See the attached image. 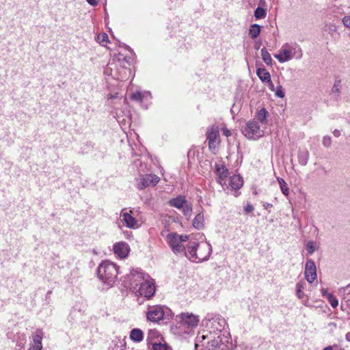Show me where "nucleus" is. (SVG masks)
I'll return each mask as SVG.
<instances>
[{
	"label": "nucleus",
	"instance_id": "a211bd4d",
	"mask_svg": "<svg viewBox=\"0 0 350 350\" xmlns=\"http://www.w3.org/2000/svg\"><path fill=\"white\" fill-rule=\"evenodd\" d=\"M215 170L218 178L217 182L222 185V182L225 180L228 176V171L227 168L223 165H216Z\"/></svg>",
	"mask_w": 350,
	"mask_h": 350
},
{
	"label": "nucleus",
	"instance_id": "f3484780",
	"mask_svg": "<svg viewBox=\"0 0 350 350\" xmlns=\"http://www.w3.org/2000/svg\"><path fill=\"white\" fill-rule=\"evenodd\" d=\"M120 218L129 228L135 229L139 226L138 221L129 213L122 211Z\"/></svg>",
	"mask_w": 350,
	"mask_h": 350
},
{
	"label": "nucleus",
	"instance_id": "c756f323",
	"mask_svg": "<svg viewBox=\"0 0 350 350\" xmlns=\"http://www.w3.org/2000/svg\"><path fill=\"white\" fill-rule=\"evenodd\" d=\"M266 10L260 7H258L254 11V16L256 19L265 18L266 17Z\"/></svg>",
	"mask_w": 350,
	"mask_h": 350
},
{
	"label": "nucleus",
	"instance_id": "aec40b11",
	"mask_svg": "<svg viewBox=\"0 0 350 350\" xmlns=\"http://www.w3.org/2000/svg\"><path fill=\"white\" fill-rule=\"evenodd\" d=\"M243 184V178L239 175H233L230 178L229 185L232 189H240Z\"/></svg>",
	"mask_w": 350,
	"mask_h": 350
},
{
	"label": "nucleus",
	"instance_id": "423d86ee",
	"mask_svg": "<svg viewBox=\"0 0 350 350\" xmlns=\"http://www.w3.org/2000/svg\"><path fill=\"white\" fill-rule=\"evenodd\" d=\"M200 346L203 347L202 350H228L219 336L215 337L210 334L197 336L195 348L198 349Z\"/></svg>",
	"mask_w": 350,
	"mask_h": 350
},
{
	"label": "nucleus",
	"instance_id": "f704fd0d",
	"mask_svg": "<svg viewBox=\"0 0 350 350\" xmlns=\"http://www.w3.org/2000/svg\"><path fill=\"white\" fill-rule=\"evenodd\" d=\"M97 41L102 44L103 46H105L106 43L108 42V36L107 33H103L98 35Z\"/></svg>",
	"mask_w": 350,
	"mask_h": 350
},
{
	"label": "nucleus",
	"instance_id": "7c9ffc66",
	"mask_svg": "<svg viewBox=\"0 0 350 350\" xmlns=\"http://www.w3.org/2000/svg\"><path fill=\"white\" fill-rule=\"evenodd\" d=\"M180 210L187 219L190 218L192 213V206L191 203L188 202Z\"/></svg>",
	"mask_w": 350,
	"mask_h": 350
},
{
	"label": "nucleus",
	"instance_id": "a878e982",
	"mask_svg": "<svg viewBox=\"0 0 350 350\" xmlns=\"http://www.w3.org/2000/svg\"><path fill=\"white\" fill-rule=\"evenodd\" d=\"M309 159V152L308 150L301 151L298 154V161L301 165H306Z\"/></svg>",
	"mask_w": 350,
	"mask_h": 350
},
{
	"label": "nucleus",
	"instance_id": "bb28decb",
	"mask_svg": "<svg viewBox=\"0 0 350 350\" xmlns=\"http://www.w3.org/2000/svg\"><path fill=\"white\" fill-rule=\"evenodd\" d=\"M261 57L263 60V62L267 65V66H271L273 64V60L271 57V55L267 51V50L265 48H262L260 51Z\"/></svg>",
	"mask_w": 350,
	"mask_h": 350
},
{
	"label": "nucleus",
	"instance_id": "f8f14e48",
	"mask_svg": "<svg viewBox=\"0 0 350 350\" xmlns=\"http://www.w3.org/2000/svg\"><path fill=\"white\" fill-rule=\"evenodd\" d=\"M206 138L211 150L216 149L220 144L219 131L217 126H210L206 131Z\"/></svg>",
	"mask_w": 350,
	"mask_h": 350
},
{
	"label": "nucleus",
	"instance_id": "2eb2a0df",
	"mask_svg": "<svg viewBox=\"0 0 350 350\" xmlns=\"http://www.w3.org/2000/svg\"><path fill=\"white\" fill-rule=\"evenodd\" d=\"M113 250L120 258H125L129 256L131 248L127 243L120 241L113 245Z\"/></svg>",
	"mask_w": 350,
	"mask_h": 350
},
{
	"label": "nucleus",
	"instance_id": "c9c22d12",
	"mask_svg": "<svg viewBox=\"0 0 350 350\" xmlns=\"http://www.w3.org/2000/svg\"><path fill=\"white\" fill-rule=\"evenodd\" d=\"M275 95L278 98H284V92L283 90V88L282 85H278L276 87L275 91Z\"/></svg>",
	"mask_w": 350,
	"mask_h": 350
},
{
	"label": "nucleus",
	"instance_id": "5701e85b",
	"mask_svg": "<svg viewBox=\"0 0 350 350\" xmlns=\"http://www.w3.org/2000/svg\"><path fill=\"white\" fill-rule=\"evenodd\" d=\"M204 215L202 213H198L196 215L193 221V226L195 228L200 230L204 228Z\"/></svg>",
	"mask_w": 350,
	"mask_h": 350
},
{
	"label": "nucleus",
	"instance_id": "ea45409f",
	"mask_svg": "<svg viewBox=\"0 0 350 350\" xmlns=\"http://www.w3.org/2000/svg\"><path fill=\"white\" fill-rule=\"evenodd\" d=\"M158 334V332L157 331H156L155 329L154 330H150L148 332V338L150 339L152 337H154L156 336Z\"/></svg>",
	"mask_w": 350,
	"mask_h": 350
},
{
	"label": "nucleus",
	"instance_id": "de8ad7c7",
	"mask_svg": "<svg viewBox=\"0 0 350 350\" xmlns=\"http://www.w3.org/2000/svg\"><path fill=\"white\" fill-rule=\"evenodd\" d=\"M321 293L323 296H326V297L327 296V294H329L327 292V289H325V288L321 290Z\"/></svg>",
	"mask_w": 350,
	"mask_h": 350
},
{
	"label": "nucleus",
	"instance_id": "79ce46f5",
	"mask_svg": "<svg viewBox=\"0 0 350 350\" xmlns=\"http://www.w3.org/2000/svg\"><path fill=\"white\" fill-rule=\"evenodd\" d=\"M254 210V207L251 204H247L245 207V211L246 213H251L252 211H253Z\"/></svg>",
	"mask_w": 350,
	"mask_h": 350
},
{
	"label": "nucleus",
	"instance_id": "3c124183",
	"mask_svg": "<svg viewBox=\"0 0 350 350\" xmlns=\"http://www.w3.org/2000/svg\"><path fill=\"white\" fill-rule=\"evenodd\" d=\"M323 350H333V349L331 346H329V347H327L326 348H325Z\"/></svg>",
	"mask_w": 350,
	"mask_h": 350
},
{
	"label": "nucleus",
	"instance_id": "6e6552de",
	"mask_svg": "<svg viewBox=\"0 0 350 350\" xmlns=\"http://www.w3.org/2000/svg\"><path fill=\"white\" fill-rule=\"evenodd\" d=\"M176 321L179 325V328L183 330L185 333L189 334L198 326L200 317L193 313L182 312L176 316Z\"/></svg>",
	"mask_w": 350,
	"mask_h": 350
},
{
	"label": "nucleus",
	"instance_id": "603ef678",
	"mask_svg": "<svg viewBox=\"0 0 350 350\" xmlns=\"http://www.w3.org/2000/svg\"><path fill=\"white\" fill-rule=\"evenodd\" d=\"M347 302H349V304H350V300H349V299H347Z\"/></svg>",
	"mask_w": 350,
	"mask_h": 350
},
{
	"label": "nucleus",
	"instance_id": "c03bdc74",
	"mask_svg": "<svg viewBox=\"0 0 350 350\" xmlns=\"http://www.w3.org/2000/svg\"><path fill=\"white\" fill-rule=\"evenodd\" d=\"M263 207L265 209L269 210V208H271L272 207V204H269L268 202H265L263 204Z\"/></svg>",
	"mask_w": 350,
	"mask_h": 350
},
{
	"label": "nucleus",
	"instance_id": "9d476101",
	"mask_svg": "<svg viewBox=\"0 0 350 350\" xmlns=\"http://www.w3.org/2000/svg\"><path fill=\"white\" fill-rule=\"evenodd\" d=\"M206 319L208 321V323H206V326L209 328L210 331L206 334H204L205 332H204L202 334H210L215 337H220L219 335H217L218 333H220L227 325L225 319L220 314H208Z\"/></svg>",
	"mask_w": 350,
	"mask_h": 350
},
{
	"label": "nucleus",
	"instance_id": "a18cd8bd",
	"mask_svg": "<svg viewBox=\"0 0 350 350\" xmlns=\"http://www.w3.org/2000/svg\"><path fill=\"white\" fill-rule=\"evenodd\" d=\"M89 4L91 5H97V1L96 0H86Z\"/></svg>",
	"mask_w": 350,
	"mask_h": 350
},
{
	"label": "nucleus",
	"instance_id": "4be33fe9",
	"mask_svg": "<svg viewBox=\"0 0 350 350\" xmlns=\"http://www.w3.org/2000/svg\"><path fill=\"white\" fill-rule=\"evenodd\" d=\"M256 75L262 83L270 81L271 75L265 68H259L256 70Z\"/></svg>",
	"mask_w": 350,
	"mask_h": 350
},
{
	"label": "nucleus",
	"instance_id": "dca6fc26",
	"mask_svg": "<svg viewBox=\"0 0 350 350\" xmlns=\"http://www.w3.org/2000/svg\"><path fill=\"white\" fill-rule=\"evenodd\" d=\"M43 335V332L41 329H37L32 334V341L30 343V347L29 350H42V340Z\"/></svg>",
	"mask_w": 350,
	"mask_h": 350
},
{
	"label": "nucleus",
	"instance_id": "72a5a7b5",
	"mask_svg": "<svg viewBox=\"0 0 350 350\" xmlns=\"http://www.w3.org/2000/svg\"><path fill=\"white\" fill-rule=\"evenodd\" d=\"M327 299L332 308H335L338 306V299L332 294H327Z\"/></svg>",
	"mask_w": 350,
	"mask_h": 350
},
{
	"label": "nucleus",
	"instance_id": "6ab92c4d",
	"mask_svg": "<svg viewBox=\"0 0 350 350\" xmlns=\"http://www.w3.org/2000/svg\"><path fill=\"white\" fill-rule=\"evenodd\" d=\"M188 201L183 196H178L176 198L170 200L169 204L171 206L175 207L178 209H181Z\"/></svg>",
	"mask_w": 350,
	"mask_h": 350
},
{
	"label": "nucleus",
	"instance_id": "20e7f679",
	"mask_svg": "<svg viewBox=\"0 0 350 350\" xmlns=\"http://www.w3.org/2000/svg\"><path fill=\"white\" fill-rule=\"evenodd\" d=\"M302 57L303 51L300 45L295 42L284 43L278 53L274 55V57L280 63H284L293 59H300Z\"/></svg>",
	"mask_w": 350,
	"mask_h": 350
},
{
	"label": "nucleus",
	"instance_id": "0eeeda50",
	"mask_svg": "<svg viewBox=\"0 0 350 350\" xmlns=\"http://www.w3.org/2000/svg\"><path fill=\"white\" fill-rule=\"evenodd\" d=\"M172 310L164 305L149 306L146 312L147 320L153 323L169 320L172 317Z\"/></svg>",
	"mask_w": 350,
	"mask_h": 350
},
{
	"label": "nucleus",
	"instance_id": "7ed1b4c3",
	"mask_svg": "<svg viewBox=\"0 0 350 350\" xmlns=\"http://www.w3.org/2000/svg\"><path fill=\"white\" fill-rule=\"evenodd\" d=\"M211 252L212 247L206 241L197 243L191 241L187 243V253H185V256L191 261L200 262L206 260Z\"/></svg>",
	"mask_w": 350,
	"mask_h": 350
},
{
	"label": "nucleus",
	"instance_id": "ddd939ff",
	"mask_svg": "<svg viewBox=\"0 0 350 350\" xmlns=\"http://www.w3.org/2000/svg\"><path fill=\"white\" fill-rule=\"evenodd\" d=\"M159 181V178L154 174L142 175L137 180V187L139 190H142L150 186H155Z\"/></svg>",
	"mask_w": 350,
	"mask_h": 350
},
{
	"label": "nucleus",
	"instance_id": "a19ab883",
	"mask_svg": "<svg viewBox=\"0 0 350 350\" xmlns=\"http://www.w3.org/2000/svg\"><path fill=\"white\" fill-rule=\"evenodd\" d=\"M266 83H267L268 87H269V90H270L271 91H272V92H274V91H275V87H274L273 83H272V81H271V79H270V81H267Z\"/></svg>",
	"mask_w": 350,
	"mask_h": 350
},
{
	"label": "nucleus",
	"instance_id": "412c9836",
	"mask_svg": "<svg viewBox=\"0 0 350 350\" xmlns=\"http://www.w3.org/2000/svg\"><path fill=\"white\" fill-rule=\"evenodd\" d=\"M129 337L133 342H139L144 339V333L140 329L134 328L130 332Z\"/></svg>",
	"mask_w": 350,
	"mask_h": 350
},
{
	"label": "nucleus",
	"instance_id": "4468645a",
	"mask_svg": "<svg viewBox=\"0 0 350 350\" xmlns=\"http://www.w3.org/2000/svg\"><path fill=\"white\" fill-rule=\"evenodd\" d=\"M304 275L306 280L309 283H312L317 280V267L313 260H307L305 265Z\"/></svg>",
	"mask_w": 350,
	"mask_h": 350
},
{
	"label": "nucleus",
	"instance_id": "393cba45",
	"mask_svg": "<svg viewBox=\"0 0 350 350\" xmlns=\"http://www.w3.org/2000/svg\"><path fill=\"white\" fill-rule=\"evenodd\" d=\"M261 27L258 24H253L249 29V35L253 39L256 38L260 32Z\"/></svg>",
	"mask_w": 350,
	"mask_h": 350
},
{
	"label": "nucleus",
	"instance_id": "cd10ccee",
	"mask_svg": "<svg viewBox=\"0 0 350 350\" xmlns=\"http://www.w3.org/2000/svg\"><path fill=\"white\" fill-rule=\"evenodd\" d=\"M278 181L282 193L286 196H288L289 188L288 187L287 183L282 178H278Z\"/></svg>",
	"mask_w": 350,
	"mask_h": 350
},
{
	"label": "nucleus",
	"instance_id": "b1692460",
	"mask_svg": "<svg viewBox=\"0 0 350 350\" xmlns=\"http://www.w3.org/2000/svg\"><path fill=\"white\" fill-rule=\"evenodd\" d=\"M306 283L303 281L299 282L296 284L295 289H296V295L299 299H304L305 297V294L303 291L305 287Z\"/></svg>",
	"mask_w": 350,
	"mask_h": 350
},
{
	"label": "nucleus",
	"instance_id": "473e14b6",
	"mask_svg": "<svg viewBox=\"0 0 350 350\" xmlns=\"http://www.w3.org/2000/svg\"><path fill=\"white\" fill-rule=\"evenodd\" d=\"M306 250L310 254H312L317 250L316 243L313 241H309L306 243Z\"/></svg>",
	"mask_w": 350,
	"mask_h": 350
},
{
	"label": "nucleus",
	"instance_id": "1a4fd4ad",
	"mask_svg": "<svg viewBox=\"0 0 350 350\" xmlns=\"http://www.w3.org/2000/svg\"><path fill=\"white\" fill-rule=\"evenodd\" d=\"M189 240L187 235H179L176 232L169 233L166 237V241L170 245L174 253L184 254L187 253L185 250V243Z\"/></svg>",
	"mask_w": 350,
	"mask_h": 350
},
{
	"label": "nucleus",
	"instance_id": "4c0bfd02",
	"mask_svg": "<svg viewBox=\"0 0 350 350\" xmlns=\"http://www.w3.org/2000/svg\"><path fill=\"white\" fill-rule=\"evenodd\" d=\"M323 145L326 147L329 148L332 144V138L329 136H324L323 138Z\"/></svg>",
	"mask_w": 350,
	"mask_h": 350
},
{
	"label": "nucleus",
	"instance_id": "c85d7f7f",
	"mask_svg": "<svg viewBox=\"0 0 350 350\" xmlns=\"http://www.w3.org/2000/svg\"><path fill=\"white\" fill-rule=\"evenodd\" d=\"M267 111L265 108H262L257 112L256 118L262 124H265L267 122Z\"/></svg>",
	"mask_w": 350,
	"mask_h": 350
},
{
	"label": "nucleus",
	"instance_id": "f257e3e1",
	"mask_svg": "<svg viewBox=\"0 0 350 350\" xmlns=\"http://www.w3.org/2000/svg\"><path fill=\"white\" fill-rule=\"evenodd\" d=\"M131 288L138 296L150 299L155 293L154 280L140 269H132L128 275Z\"/></svg>",
	"mask_w": 350,
	"mask_h": 350
},
{
	"label": "nucleus",
	"instance_id": "9b49d317",
	"mask_svg": "<svg viewBox=\"0 0 350 350\" xmlns=\"http://www.w3.org/2000/svg\"><path fill=\"white\" fill-rule=\"evenodd\" d=\"M243 133L250 139H257L264 135L263 130L260 129L258 123L255 120L249 121L247 123Z\"/></svg>",
	"mask_w": 350,
	"mask_h": 350
},
{
	"label": "nucleus",
	"instance_id": "37998d69",
	"mask_svg": "<svg viewBox=\"0 0 350 350\" xmlns=\"http://www.w3.org/2000/svg\"><path fill=\"white\" fill-rule=\"evenodd\" d=\"M223 134L226 136V137H229L231 135V132L230 130L227 129H223Z\"/></svg>",
	"mask_w": 350,
	"mask_h": 350
},
{
	"label": "nucleus",
	"instance_id": "49530a36",
	"mask_svg": "<svg viewBox=\"0 0 350 350\" xmlns=\"http://www.w3.org/2000/svg\"><path fill=\"white\" fill-rule=\"evenodd\" d=\"M333 134L335 137H338L340 135V131L336 129L335 131H334Z\"/></svg>",
	"mask_w": 350,
	"mask_h": 350
},
{
	"label": "nucleus",
	"instance_id": "39448f33",
	"mask_svg": "<svg viewBox=\"0 0 350 350\" xmlns=\"http://www.w3.org/2000/svg\"><path fill=\"white\" fill-rule=\"evenodd\" d=\"M99 279L105 284L112 286L118 274V267L109 260L103 261L97 269Z\"/></svg>",
	"mask_w": 350,
	"mask_h": 350
},
{
	"label": "nucleus",
	"instance_id": "8fccbe9b",
	"mask_svg": "<svg viewBox=\"0 0 350 350\" xmlns=\"http://www.w3.org/2000/svg\"><path fill=\"white\" fill-rule=\"evenodd\" d=\"M345 338L347 341L350 342V332L346 334Z\"/></svg>",
	"mask_w": 350,
	"mask_h": 350
},
{
	"label": "nucleus",
	"instance_id": "f03ea898",
	"mask_svg": "<svg viewBox=\"0 0 350 350\" xmlns=\"http://www.w3.org/2000/svg\"><path fill=\"white\" fill-rule=\"evenodd\" d=\"M129 62L125 57L120 55L112 58L105 68V75L111 76L119 81L126 80L131 75V70L128 67Z\"/></svg>",
	"mask_w": 350,
	"mask_h": 350
},
{
	"label": "nucleus",
	"instance_id": "e433bc0d",
	"mask_svg": "<svg viewBox=\"0 0 350 350\" xmlns=\"http://www.w3.org/2000/svg\"><path fill=\"white\" fill-rule=\"evenodd\" d=\"M132 99L137 100V101H142L144 100V94H142V92H135L133 93L131 96Z\"/></svg>",
	"mask_w": 350,
	"mask_h": 350
},
{
	"label": "nucleus",
	"instance_id": "58836bf2",
	"mask_svg": "<svg viewBox=\"0 0 350 350\" xmlns=\"http://www.w3.org/2000/svg\"><path fill=\"white\" fill-rule=\"evenodd\" d=\"M342 23L343 25L350 29V16H345L342 18Z\"/></svg>",
	"mask_w": 350,
	"mask_h": 350
},
{
	"label": "nucleus",
	"instance_id": "2f4dec72",
	"mask_svg": "<svg viewBox=\"0 0 350 350\" xmlns=\"http://www.w3.org/2000/svg\"><path fill=\"white\" fill-rule=\"evenodd\" d=\"M152 350H172L165 343L154 342L152 343Z\"/></svg>",
	"mask_w": 350,
	"mask_h": 350
},
{
	"label": "nucleus",
	"instance_id": "09e8293b",
	"mask_svg": "<svg viewBox=\"0 0 350 350\" xmlns=\"http://www.w3.org/2000/svg\"><path fill=\"white\" fill-rule=\"evenodd\" d=\"M143 94H144V99H147L148 98L150 97V92H144Z\"/></svg>",
	"mask_w": 350,
	"mask_h": 350
}]
</instances>
